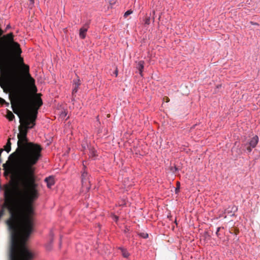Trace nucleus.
Returning a JSON list of instances; mask_svg holds the SVG:
<instances>
[{"label": "nucleus", "mask_w": 260, "mask_h": 260, "mask_svg": "<svg viewBox=\"0 0 260 260\" xmlns=\"http://www.w3.org/2000/svg\"><path fill=\"white\" fill-rule=\"evenodd\" d=\"M14 112L18 115L20 123H23V125L19 127L18 147L15 151L9 156V159L16 155L18 156L17 164L19 167L18 179L21 181L38 183L35 166L42 157L43 147L39 144L29 142L27 137L28 130L36 125V116H34L31 119L27 114L23 115L20 113Z\"/></svg>", "instance_id": "1"}, {"label": "nucleus", "mask_w": 260, "mask_h": 260, "mask_svg": "<svg viewBox=\"0 0 260 260\" xmlns=\"http://www.w3.org/2000/svg\"><path fill=\"white\" fill-rule=\"evenodd\" d=\"M0 86L4 88L7 86L18 102L26 104L27 101V88L24 80L19 77L15 71L6 70L1 73Z\"/></svg>", "instance_id": "2"}, {"label": "nucleus", "mask_w": 260, "mask_h": 260, "mask_svg": "<svg viewBox=\"0 0 260 260\" xmlns=\"http://www.w3.org/2000/svg\"><path fill=\"white\" fill-rule=\"evenodd\" d=\"M27 93H28L27 91ZM18 103L25 108V109L23 110L21 114L23 115H24V114H27L29 118L31 119H32V117L35 116V117L36 116V118L37 117L38 110L43 104V102L41 98L36 99L34 101L33 104H30L29 103L28 94H27V101L26 104H22L20 102Z\"/></svg>", "instance_id": "3"}, {"label": "nucleus", "mask_w": 260, "mask_h": 260, "mask_svg": "<svg viewBox=\"0 0 260 260\" xmlns=\"http://www.w3.org/2000/svg\"><path fill=\"white\" fill-rule=\"evenodd\" d=\"M3 167L4 170V175L5 177L11 175L12 178L14 177L15 175V164L14 161L8 160L6 163L3 165Z\"/></svg>", "instance_id": "4"}, {"label": "nucleus", "mask_w": 260, "mask_h": 260, "mask_svg": "<svg viewBox=\"0 0 260 260\" xmlns=\"http://www.w3.org/2000/svg\"><path fill=\"white\" fill-rule=\"evenodd\" d=\"M83 171L82 172L81 174V181L82 184L83 186L87 185V183H89L88 181V174L87 171H86V167L84 165V163L83 162Z\"/></svg>", "instance_id": "5"}, {"label": "nucleus", "mask_w": 260, "mask_h": 260, "mask_svg": "<svg viewBox=\"0 0 260 260\" xmlns=\"http://www.w3.org/2000/svg\"><path fill=\"white\" fill-rule=\"evenodd\" d=\"M258 142V137L257 136L255 135V136H254L249 141V146L247 147V150L249 151V152H250L251 151V147L252 148H254L256 147L257 143Z\"/></svg>", "instance_id": "6"}, {"label": "nucleus", "mask_w": 260, "mask_h": 260, "mask_svg": "<svg viewBox=\"0 0 260 260\" xmlns=\"http://www.w3.org/2000/svg\"><path fill=\"white\" fill-rule=\"evenodd\" d=\"M89 28V23H85L84 26L80 29L79 37L82 39H84L86 37V32Z\"/></svg>", "instance_id": "7"}, {"label": "nucleus", "mask_w": 260, "mask_h": 260, "mask_svg": "<svg viewBox=\"0 0 260 260\" xmlns=\"http://www.w3.org/2000/svg\"><path fill=\"white\" fill-rule=\"evenodd\" d=\"M80 84H81L80 80L78 77L76 79L73 80V88L72 89L73 96H74V95L77 92L78 88H79V86L80 85Z\"/></svg>", "instance_id": "8"}, {"label": "nucleus", "mask_w": 260, "mask_h": 260, "mask_svg": "<svg viewBox=\"0 0 260 260\" xmlns=\"http://www.w3.org/2000/svg\"><path fill=\"white\" fill-rule=\"evenodd\" d=\"M144 61L140 60L137 63L136 68L139 71V74L141 76H143L142 73H143V71L144 69Z\"/></svg>", "instance_id": "9"}, {"label": "nucleus", "mask_w": 260, "mask_h": 260, "mask_svg": "<svg viewBox=\"0 0 260 260\" xmlns=\"http://www.w3.org/2000/svg\"><path fill=\"white\" fill-rule=\"evenodd\" d=\"M45 182H46L47 186L49 188H50L52 187V186H53L54 184V178L51 176L46 177L45 179Z\"/></svg>", "instance_id": "10"}, {"label": "nucleus", "mask_w": 260, "mask_h": 260, "mask_svg": "<svg viewBox=\"0 0 260 260\" xmlns=\"http://www.w3.org/2000/svg\"><path fill=\"white\" fill-rule=\"evenodd\" d=\"M118 249L121 251L122 255L123 257L128 258L130 254L126 248H124L123 247H119Z\"/></svg>", "instance_id": "11"}, {"label": "nucleus", "mask_w": 260, "mask_h": 260, "mask_svg": "<svg viewBox=\"0 0 260 260\" xmlns=\"http://www.w3.org/2000/svg\"><path fill=\"white\" fill-rule=\"evenodd\" d=\"M96 150L92 147H89V155L90 157L94 158L97 156Z\"/></svg>", "instance_id": "12"}, {"label": "nucleus", "mask_w": 260, "mask_h": 260, "mask_svg": "<svg viewBox=\"0 0 260 260\" xmlns=\"http://www.w3.org/2000/svg\"><path fill=\"white\" fill-rule=\"evenodd\" d=\"M238 210V208L236 206L233 205L232 207H229L227 209L225 210V213H235L236 211H237Z\"/></svg>", "instance_id": "13"}, {"label": "nucleus", "mask_w": 260, "mask_h": 260, "mask_svg": "<svg viewBox=\"0 0 260 260\" xmlns=\"http://www.w3.org/2000/svg\"><path fill=\"white\" fill-rule=\"evenodd\" d=\"M4 150H5L7 152V153H9L11 150V143L10 141V139H9L7 141V142L6 144V145L4 146V148L3 149Z\"/></svg>", "instance_id": "14"}, {"label": "nucleus", "mask_w": 260, "mask_h": 260, "mask_svg": "<svg viewBox=\"0 0 260 260\" xmlns=\"http://www.w3.org/2000/svg\"><path fill=\"white\" fill-rule=\"evenodd\" d=\"M6 117L9 120L12 121L15 118V116L11 111H8Z\"/></svg>", "instance_id": "15"}, {"label": "nucleus", "mask_w": 260, "mask_h": 260, "mask_svg": "<svg viewBox=\"0 0 260 260\" xmlns=\"http://www.w3.org/2000/svg\"><path fill=\"white\" fill-rule=\"evenodd\" d=\"M138 235L140 237H142V238H143L144 239H146V238H147L148 237V234L147 233H139L138 234Z\"/></svg>", "instance_id": "16"}, {"label": "nucleus", "mask_w": 260, "mask_h": 260, "mask_svg": "<svg viewBox=\"0 0 260 260\" xmlns=\"http://www.w3.org/2000/svg\"><path fill=\"white\" fill-rule=\"evenodd\" d=\"M53 239L50 240V242L49 244L46 245V249L47 250H50L52 248Z\"/></svg>", "instance_id": "17"}, {"label": "nucleus", "mask_w": 260, "mask_h": 260, "mask_svg": "<svg viewBox=\"0 0 260 260\" xmlns=\"http://www.w3.org/2000/svg\"><path fill=\"white\" fill-rule=\"evenodd\" d=\"M133 13V11L131 10H127L126 11L124 14V17L126 18L129 15Z\"/></svg>", "instance_id": "18"}, {"label": "nucleus", "mask_w": 260, "mask_h": 260, "mask_svg": "<svg viewBox=\"0 0 260 260\" xmlns=\"http://www.w3.org/2000/svg\"><path fill=\"white\" fill-rule=\"evenodd\" d=\"M144 22H145V24L149 25L150 24V17H146L145 18Z\"/></svg>", "instance_id": "19"}, {"label": "nucleus", "mask_w": 260, "mask_h": 260, "mask_svg": "<svg viewBox=\"0 0 260 260\" xmlns=\"http://www.w3.org/2000/svg\"><path fill=\"white\" fill-rule=\"evenodd\" d=\"M177 187L175 189L176 193H177L179 191V189H180V183H179V182H177Z\"/></svg>", "instance_id": "20"}, {"label": "nucleus", "mask_w": 260, "mask_h": 260, "mask_svg": "<svg viewBox=\"0 0 260 260\" xmlns=\"http://www.w3.org/2000/svg\"><path fill=\"white\" fill-rule=\"evenodd\" d=\"M220 229H221V227H218L217 228V230L216 232V235L218 237H219V232Z\"/></svg>", "instance_id": "21"}, {"label": "nucleus", "mask_w": 260, "mask_h": 260, "mask_svg": "<svg viewBox=\"0 0 260 260\" xmlns=\"http://www.w3.org/2000/svg\"><path fill=\"white\" fill-rule=\"evenodd\" d=\"M66 115H67V113L65 111L62 112L61 113V114H60V116L61 117H65L66 116Z\"/></svg>", "instance_id": "22"}, {"label": "nucleus", "mask_w": 260, "mask_h": 260, "mask_svg": "<svg viewBox=\"0 0 260 260\" xmlns=\"http://www.w3.org/2000/svg\"><path fill=\"white\" fill-rule=\"evenodd\" d=\"M3 151L4 149L3 148L0 149V164L2 163L1 154Z\"/></svg>", "instance_id": "23"}, {"label": "nucleus", "mask_w": 260, "mask_h": 260, "mask_svg": "<svg viewBox=\"0 0 260 260\" xmlns=\"http://www.w3.org/2000/svg\"><path fill=\"white\" fill-rule=\"evenodd\" d=\"M30 2V5L33 6L35 3V0H29Z\"/></svg>", "instance_id": "24"}, {"label": "nucleus", "mask_w": 260, "mask_h": 260, "mask_svg": "<svg viewBox=\"0 0 260 260\" xmlns=\"http://www.w3.org/2000/svg\"><path fill=\"white\" fill-rule=\"evenodd\" d=\"M251 24L254 25H259V24L256 22H250Z\"/></svg>", "instance_id": "25"}, {"label": "nucleus", "mask_w": 260, "mask_h": 260, "mask_svg": "<svg viewBox=\"0 0 260 260\" xmlns=\"http://www.w3.org/2000/svg\"><path fill=\"white\" fill-rule=\"evenodd\" d=\"M114 74L116 76H117L118 75V70L117 69H116L115 72H114Z\"/></svg>", "instance_id": "26"}, {"label": "nucleus", "mask_w": 260, "mask_h": 260, "mask_svg": "<svg viewBox=\"0 0 260 260\" xmlns=\"http://www.w3.org/2000/svg\"><path fill=\"white\" fill-rule=\"evenodd\" d=\"M11 28V26H10V24H8V25H7V26H6V30H7V29H9V28Z\"/></svg>", "instance_id": "27"}, {"label": "nucleus", "mask_w": 260, "mask_h": 260, "mask_svg": "<svg viewBox=\"0 0 260 260\" xmlns=\"http://www.w3.org/2000/svg\"><path fill=\"white\" fill-rule=\"evenodd\" d=\"M196 126H197V124L193 125L191 127L190 130H192V129L194 128Z\"/></svg>", "instance_id": "28"}, {"label": "nucleus", "mask_w": 260, "mask_h": 260, "mask_svg": "<svg viewBox=\"0 0 260 260\" xmlns=\"http://www.w3.org/2000/svg\"><path fill=\"white\" fill-rule=\"evenodd\" d=\"M166 102H169L170 101V99L168 97H166Z\"/></svg>", "instance_id": "29"}, {"label": "nucleus", "mask_w": 260, "mask_h": 260, "mask_svg": "<svg viewBox=\"0 0 260 260\" xmlns=\"http://www.w3.org/2000/svg\"><path fill=\"white\" fill-rule=\"evenodd\" d=\"M128 231V229L127 228H125V229L124 230V232L126 233Z\"/></svg>", "instance_id": "30"}, {"label": "nucleus", "mask_w": 260, "mask_h": 260, "mask_svg": "<svg viewBox=\"0 0 260 260\" xmlns=\"http://www.w3.org/2000/svg\"><path fill=\"white\" fill-rule=\"evenodd\" d=\"M115 219L117 220L118 219V217L117 216H115Z\"/></svg>", "instance_id": "31"}, {"label": "nucleus", "mask_w": 260, "mask_h": 260, "mask_svg": "<svg viewBox=\"0 0 260 260\" xmlns=\"http://www.w3.org/2000/svg\"><path fill=\"white\" fill-rule=\"evenodd\" d=\"M89 187H90L89 186V187H88V186H86V188H89Z\"/></svg>", "instance_id": "32"}]
</instances>
